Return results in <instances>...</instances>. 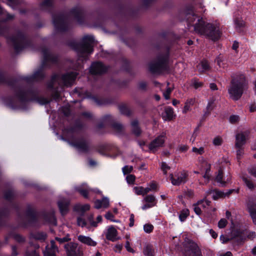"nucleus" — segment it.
<instances>
[{
    "label": "nucleus",
    "instance_id": "obj_16",
    "mask_svg": "<svg viewBox=\"0 0 256 256\" xmlns=\"http://www.w3.org/2000/svg\"><path fill=\"white\" fill-rule=\"evenodd\" d=\"M118 231L112 226L108 227L107 232L106 234V238L108 240L112 242H115L120 238L118 236Z\"/></svg>",
    "mask_w": 256,
    "mask_h": 256
},
{
    "label": "nucleus",
    "instance_id": "obj_6",
    "mask_svg": "<svg viewBox=\"0 0 256 256\" xmlns=\"http://www.w3.org/2000/svg\"><path fill=\"white\" fill-rule=\"evenodd\" d=\"M184 251L186 256H202L201 252L194 242L190 240H186L184 242Z\"/></svg>",
    "mask_w": 256,
    "mask_h": 256
},
{
    "label": "nucleus",
    "instance_id": "obj_8",
    "mask_svg": "<svg viewBox=\"0 0 256 256\" xmlns=\"http://www.w3.org/2000/svg\"><path fill=\"white\" fill-rule=\"evenodd\" d=\"M166 68V58L159 60L156 62H152L150 64V70L152 74H160Z\"/></svg>",
    "mask_w": 256,
    "mask_h": 256
},
{
    "label": "nucleus",
    "instance_id": "obj_12",
    "mask_svg": "<svg viewBox=\"0 0 256 256\" xmlns=\"http://www.w3.org/2000/svg\"><path fill=\"white\" fill-rule=\"evenodd\" d=\"M144 205L142 206L143 210H146L155 206L156 204V200L152 194L146 196L142 200Z\"/></svg>",
    "mask_w": 256,
    "mask_h": 256
},
{
    "label": "nucleus",
    "instance_id": "obj_20",
    "mask_svg": "<svg viewBox=\"0 0 256 256\" xmlns=\"http://www.w3.org/2000/svg\"><path fill=\"white\" fill-rule=\"evenodd\" d=\"M248 136V133L246 132L239 133L236 136V148H241L244 144Z\"/></svg>",
    "mask_w": 256,
    "mask_h": 256
},
{
    "label": "nucleus",
    "instance_id": "obj_19",
    "mask_svg": "<svg viewBox=\"0 0 256 256\" xmlns=\"http://www.w3.org/2000/svg\"><path fill=\"white\" fill-rule=\"evenodd\" d=\"M78 240L79 242L84 244L91 246H95L97 243L94 240L91 238L84 235H79L78 236Z\"/></svg>",
    "mask_w": 256,
    "mask_h": 256
},
{
    "label": "nucleus",
    "instance_id": "obj_47",
    "mask_svg": "<svg viewBox=\"0 0 256 256\" xmlns=\"http://www.w3.org/2000/svg\"><path fill=\"white\" fill-rule=\"evenodd\" d=\"M193 207L195 212L198 215L200 214L201 213V207L198 203L194 204Z\"/></svg>",
    "mask_w": 256,
    "mask_h": 256
},
{
    "label": "nucleus",
    "instance_id": "obj_18",
    "mask_svg": "<svg viewBox=\"0 0 256 256\" xmlns=\"http://www.w3.org/2000/svg\"><path fill=\"white\" fill-rule=\"evenodd\" d=\"M170 179L172 184L178 186L186 182V174L185 173H180L178 174L175 176L172 174Z\"/></svg>",
    "mask_w": 256,
    "mask_h": 256
},
{
    "label": "nucleus",
    "instance_id": "obj_37",
    "mask_svg": "<svg viewBox=\"0 0 256 256\" xmlns=\"http://www.w3.org/2000/svg\"><path fill=\"white\" fill-rule=\"evenodd\" d=\"M154 229V226L151 224H146L144 226V231L146 233L151 232Z\"/></svg>",
    "mask_w": 256,
    "mask_h": 256
},
{
    "label": "nucleus",
    "instance_id": "obj_27",
    "mask_svg": "<svg viewBox=\"0 0 256 256\" xmlns=\"http://www.w3.org/2000/svg\"><path fill=\"white\" fill-rule=\"evenodd\" d=\"M194 102L195 100L193 98H190L186 102H185V105L182 110L183 113L186 114L188 112L190 111L191 109V106L194 105Z\"/></svg>",
    "mask_w": 256,
    "mask_h": 256
},
{
    "label": "nucleus",
    "instance_id": "obj_61",
    "mask_svg": "<svg viewBox=\"0 0 256 256\" xmlns=\"http://www.w3.org/2000/svg\"><path fill=\"white\" fill-rule=\"evenodd\" d=\"M114 128L118 130H122V126L120 124H116L114 125Z\"/></svg>",
    "mask_w": 256,
    "mask_h": 256
},
{
    "label": "nucleus",
    "instance_id": "obj_28",
    "mask_svg": "<svg viewBox=\"0 0 256 256\" xmlns=\"http://www.w3.org/2000/svg\"><path fill=\"white\" fill-rule=\"evenodd\" d=\"M197 68L200 72H204L209 68V65L206 61H202L198 66Z\"/></svg>",
    "mask_w": 256,
    "mask_h": 256
},
{
    "label": "nucleus",
    "instance_id": "obj_36",
    "mask_svg": "<svg viewBox=\"0 0 256 256\" xmlns=\"http://www.w3.org/2000/svg\"><path fill=\"white\" fill-rule=\"evenodd\" d=\"M77 223L79 226L82 227L86 226L88 228H90V226L86 224L84 220L81 218H78Z\"/></svg>",
    "mask_w": 256,
    "mask_h": 256
},
{
    "label": "nucleus",
    "instance_id": "obj_41",
    "mask_svg": "<svg viewBox=\"0 0 256 256\" xmlns=\"http://www.w3.org/2000/svg\"><path fill=\"white\" fill-rule=\"evenodd\" d=\"M136 178L132 174L128 175L126 177V180L128 184H132L135 181Z\"/></svg>",
    "mask_w": 256,
    "mask_h": 256
},
{
    "label": "nucleus",
    "instance_id": "obj_58",
    "mask_svg": "<svg viewBox=\"0 0 256 256\" xmlns=\"http://www.w3.org/2000/svg\"><path fill=\"white\" fill-rule=\"evenodd\" d=\"M42 76V71H40V72H34L33 76H34V78H37L38 77H41Z\"/></svg>",
    "mask_w": 256,
    "mask_h": 256
},
{
    "label": "nucleus",
    "instance_id": "obj_40",
    "mask_svg": "<svg viewBox=\"0 0 256 256\" xmlns=\"http://www.w3.org/2000/svg\"><path fill=\"white\" fill-rule=\"evenodd\" d=\"M188 146L186 144H180L178 146L177 150L181 152H186L188 150Z\"/></svg>",
    "mask_w": 256,
    "mask_h": 256
},
{
    "label": "nucleus",
    "instance_id": "obj_1",
    "mask_svg": "<svg viewBox=\"0 0 256 256\" xmlns=\"http://www.w3.org/2000/svg\"><path fill=\"white\" fill-rule=\"evenodd\" d=\"M188 26H193L198 34L204 35L216 40L220 37V33L218 26L205 22L202 18L195 14H190L188 17Z\"/></svg>",
    "mask_w": 256,
    "mask_h": 256
},
{
    "label": "nucleus",
    "instance_id": "obj_63",
    "mask_svg": "<svg viewBox=\"0 0 256 256\" xmlns=\"http://www.w3.org/2000/svg\"><path fill=\"white\" fill-rule=\"evenodd\" d=\"M210 233L213 238H216L218 236L217 234L214 232L212 230H210Z\"/></svg>",
    "mask_w": 256,
    "mask_h": 256
},
{
    "label": "nucleus",
    "instance_id": "obj_62",
    "mask_svg": "<svg viewBox=\"0 0 256 256\" xmlns=\"http://www.w3.org/2000/svg\"><path fill=\"white\" fill-rule=\"evenodd\" d=\"M51 4V0H45L42 3V6H49Z\"/></svg>",
    "mask_w": 256,
    "mask_h": 256
},
{
    "label": "nucleus",
    "instance_id": "obj_38",
    "mask_svg": "<svg viewBox=\"0 0 256 256\" xmlns=\"http://www.w3.org/2000/svg\"><path fill=\"white\" fill-rule=\"evenodd\" d=\"M248 210L254 222L256 224V210L252 208H248Z\"/></svg>",
    "mask_w": 256,
    "mask_h": 256
},
{
    "label": "nucleus",
    "instance_id": "obj_57",
    "mask_svg": "<svg viewBox=\"0 0 256 256\" xmlns=\"http://www.w3.org/2000/svg\"><path fill=\"white\" fill-rule=\"evenodd\" d=\"M238 150H236V155L238 158H240V156L243 154V150L241 148H237Z\"/></svg>",
    "mask_w": 256,
    "mask_h": 256
},
{
    "label": "nucleus",
    "instance_id": "obj_45",
    "mask_svg": "<svg viewBox=\"0 0 256 256\" xmlns=\"http://www.w3.org/2000/svg\"><path fill=\"white\" fill-rule=\"evenodd\" d=\"M125 248L128 252L134 253V250L131 247L130 242L129 240H126L125 244Z\"/></svg>",
    "mask_w": 256,
    "mask_h": 256
},
{
    "label": "nucleus",
    "instance_id": "obj_3",
    "mask_svg": "<svg viewBox=\"0 0 256 256\" xmlns=\"http://www.w3.org/2000/svg\"><path fill=\"white\" fill-rule=\"evenodd\" d=\"M63 134L68 138L70 144L79 152H84L88 150L87 143L83 139L78 138L73 130H64Z\"/></svg>",
    "mask_w": 256,
    "mask_h": 256
},
{
    "label": "nucleus",
    "instance_id": "obj_54",
    "mask_svg": "<svg viewBox=\"0 0 256 256\" xmlns=\"http://www.w3.org/2000/svg\"><path fill=\"white\" fill-rule=\"evenodd\" d=\"M26 256H39V254L36 250H32L31 252H26Z\"/></svg>",
    "mask_w": 256,
    "mask_h": 256
},
{
    "label": "nucleus",
    "instance_id": "obj_10",
    "mask_svg": "<svg viewBox=\"0 0 256 256\" xmlns=\"http://www.w3.org/2000/svg\"><path fill=\"white\" fill-rule=\"evenodd\" d=\"M76 72L68 73L67 74L64 75L62 77L60 78V76H56L52 78L54 82L56 81L58 82L60 79L63 84L66 86H70L72 85L75 78L76 76Z\"/></svg>",
    "mask_w": 256,
    "mask_h": 256
},
{
    "label": "nucleus",
    "instance_id": "obj_9",
    "mask_svg": "<svg viewBox=\"0 0 256 256\" xmlns=\"http://www.w3.org/2000/svg\"><path fill=\"white\" fill-rule=\"evenodd\" d=\"M78 244L74 242H69L64 246L67 256H78V254L84 255L81 248L78 247Z\"/></svg>",
    "mask_w": 256,
    "mask_h": 256
},
{
    "label": "nucleus",
    "instance_id": "obj_43",
    "mask_svg": "<svg viewBox=\"0 0 256 256\" xmlns=\"http://www.w3.org/2000/svg\"><path fill=\"white\" fill-rule=\"evenodd\" d=\"M227 220L224 218H222L218 222V226L220 228H224L227 224Z\"/></svg>",
    "mask_w": 256,
    "mask_h": 256
},
{
    "label": "nucleus",
    "instance_id": "obj_46",
    "mask_svg": "<svg viewBox=\"0 0 256 256\" xmlns=\"http://www.w3.org/2000/svg\"><path fill=\"white\" fill-rule=\"evenodd\" d=\"M239 116L236 115L231 116L229 118V121L232 124H234L239 120Z\"/></svg>",
    "mask_w": 256,
    "mask_h": 256
},
{
    "label": "nucleus",
    "instance_id": "obj_49",
    "mask_svg": "<svg viewBox=\"0 0 256 256\" xmlns=\"http://www.w3.org/2000/svg\"><path fill=\"white\" fill-rule=\"evenodd\" d=\"M244 180L246 184V186L250 189L254 188V185L252 181L246 178H244Z\"/></svg>",
    "mask_w": 256,
    "mask_h": 256
},
{
    "label": "nucleus",
    "instance_id": "obj_56",
    "mask_svg": "<svg viewBox=\"0 0 256 256\" xmlns=\"http://www.w3.org/2000/svg\"><path fill=\"white\" fill-rule=\"evenodd\" d=\"M134 214H131L130 216V224H129V226L130 227L132 226L134 224Z\"/></svg>",
    "mask_w": 256,
    "mask_h": 256
},
{
    "label": "nucleus",
    "instance_id": "obj_52",
    "mask_svg": "<svg viewBox=\"0 0 256 256\" xmlns=\"http://www.w3.org/2000/svg\"><path fill=\"white\" fill-rule=\"evenodd\" d=\"M161 168L164 174H166L167 170L170 169V167L166 162H162V164Z\"/></svg>",
    "mask_w": 256,
    "mask_h": 256
},
{
    "label": "nucleus",
    "instance_id": "obj_30",
    "mask_svg": "<svg viewBox=\"0 0 256 256\" xmlns=\"http://www.w3.org/2000/svg\"><path fill=\"white\" fill-rule=\"evenodd\" d=\"M216 180L221 186H225L228 181V179L226 180H222V173L221 170L218 171V174L216 178Z\"/></svg>",
    "mask_w": 256,
    "mask_h": 256
},
{
    "label": "nucleus",
    "instance_id": "obj_44",
    "mask_svg": "<svg viewBox=\"0 0 256 256\" xmlns=\"http://www.w3.org/2000/svg\"><path fill=\"white\" fill-rule=\"evenodd\" d=\"M198 204L201 208H206L210 204V202L206 200H204L200 202H198Z\"/></svg>",
    "mask_w": 256,
    "mask_h": 256
},
{
    "label": "nucleus",
    "instance_id": "obj_51",
    "mask_svg": "<svg viewBox=\"0 0 256 256\" xmlns=\"http://www.w3.org/2000/svg\"><path fill=\"white\" fill-rule=\"evenodd\" d=\"M148 186L150 188L152 191L156 190L158 188L157 184L154 182H150L148 184Z\"/></svg>",
    "mask_w": 256,
    "mask_h": 256
},
{
    "label": "nucleus",
    "instance_id": "obj_53",
    "mask_svg": "<svg viewBox=\"0 0 256 256\" xmlns=\"http://www.w3.org/2000/svg\"><path fill=\"white\" fill-rule=\"evenodd\" d=\"M202 84L196 80H194L192 82V86L196 88H198L200 87H201L202 86Z\"/></svg>",
    "mask_w": 256,
    "mask_h": 256
},
{
    "label": "nucleus",
    "instance_id": "obj_5",
    "mask_svg": "<svg viewBox=\"0 0 256 256\" xmlns=\"http://www.w3.org/2000/svg\"><path fill=\"white\" fill-rule=\"evenodd\" d=\"M94 43V38L92 36H87L84 37L82 43L80 45L78 50V52L82 56H84L90 54L93 52V44Z\"/></svg>",
    "mask_w": 256,
    "mask_h": 256
},
{
    "label": "nucleus",
    "instance_id": "obj_48",
    "mask_svg": "<svg viewBox=\"0 0 256 256\" xmlns=\"http://www.w3.org/2000/svg\"><path fill=\"white\" fill-rule=\"evenodd\" d=\"M222 144V139L219 137L215 138L213 140V144L216 146H218Z\"/></svg>",
    "mask_w": 256,
    "mask_h": 256
},
{
    "label": "nucleus",
    "instance_id": "obj_4",
    "mask_svg": "<svg viewBox=\"0 0 256 256\" xmlns=\"http://www.w3.org/2000/svg\"><path fill=\"white\" fill-rule=\"evenodd\" d=\"M232 233L234 236V238L242 241L244 240L246 237L250 239H253L256 237V234L254 232H248L244 229L240 224H235L232 222Z\"/></svg>",
    "mask_w": 256,
    "mask_h": 256
},
{
    "label": "nucleus",
    "instance_id": "obj_15",
    "mask_svg": "<svg viewBox=\"0 0 256 256\" xmlns=\"http://www.w3.org/2000/svg\"><path fill=\"white\" fill-rule=\"evenodd\" d=\"M233 191L234 190H230L226 192H223L215 190L210 192V194L212 195L214 200H216L219 198H222L229 196Z\"/></svg>",
    "mask_w": 256,
    "mask_h": 256
},
{
    "label": "nucleus",
    "instance_id": "obj_14",
    "mask_svg": "<svg viewBox=\"0 0 256 256\" xmlns=\"http://www.w3.org/2000/svg\"><path fill=\"white\" fill-rule=\"evenodd\" d=\"M107 70V68L101 62H94L92 64L90 72L92 74H101Z\"/></svg>",
    "mask_w": 256,
    "mask_h": 256
},
{
    "label": "nucleus",
    "instance_id": "obj_2",
    "mask_svg": "<svg viewBox=\"0 0 256 256\" xmlns=\"http://www.w3.org/2000/svg\"><path fill=\"white\" fill-rule=\"evenodd\" d=\"M246 84L245 76L243 74L237 75L232 80L230 87L228 89L230 96L234 100L240 98Z\"/></svg>",
    "mask_w": 256,
    "mask_h": 256
},
{
    "label": "nucleus",
    "instance_id": "obj_34",
    "mask_svg": "<svg viewBox=\"0 0 256 256\" xmlns=\"http://www.w3.org/2000/svg\"><path fill=\"white\" fill-rule=\"evenodd\" d=\"M192 150L196 154H202L204 152V148L203 147H200L199 148L193 147Z\"/></svg>",
    "mask_w": 256,
    "mask_h": 256
},
{
    "label": "nucleus",
    "instance_id": "obj_25",
    "mask_svg": "<svg viewBox=\"0 0 256 256\" xmlns=\"http://www.w3.org/2000/svg\"><path fill=\"white\" fill-rule=\"evenodd\" d=\"M131 129L132 133L136 136H138L141 134V130L138 125V122L136 120H134L131 122Z\"/></svg>",
    "mask_w": 256,
    "mask_h": 256
},
{
    "label": "nucleus",
    "instance_id": "obj_60",
    "mask_svg": "<svg viewBox=\"0 0 256 256\" xmlns=\"http://www.w3.org/2000/svg\"><path fill=\"white\" fill-rule=\"evenodd\" d=\"M105 217L108 220H110L112 221L113 220L112 218H114V216L110 212L106 213L105 215Z\"/></svg>",
    "mask_w": 256,
    "mask_h": 256
},
{
    "label": "nucleus",
    "instance_id": "obj_33",
    "mask_svg": "<svg viewBox=\"0 0 256 256\" xmlns=\"http://www.w3.org/2000/svg\"><path fill=\"white\" fill-rule=\"evenodd\" d=\"M133 190L137 195L144 196V188L142 186H135Z\"/></svg>",
    "mask_w": 256,
    "mask_h": 256
},
{
    "label": "nucleus",
    "instance_id": "obj_50",
    "mask_svg": "<svg viewBox=\"0 0 256 256\" xmlns=\"http://www.w3.org/2000/svg\"><path fill=\"white\" fill-rule=\"evenodd\" d=\"M56 240L58 241L60 243H62L64 242H68V240H70V238L69 236H66L65 237H64L63 238H56Z\"/></svg>",
    "mask_w": 256,
    "mask_h": 256
},
{
    "label": "nucleus",
    "instance_id": "obj_22",
    "mask_svg": "<svg viewBox=\"0 0 256 256\" xmlns=\"http://www.w3.org/2000/svg\"><path fill=\"white\" fill-rule=\"evenodd\" d=\"M109 199L107 197L104 196L102 200H96L94 202V207L99 209L102 208H106L109 206Z\"/></svg>",
    "mask_w": 256,
    "mask_h": 256
},
{
    "label": "nucleus",
    "instance_id": "obj_55",
    "mask_svg": "<svg viewBox=\"0 0 256 256\" xmlns=\"http://www.w3.org/2000/svg\"><path fill=\"white\" fill-rule=\"evenodd\" d=\"M122 247L123 246L122 244H117L114 246V251L116 252H120Z\"/></svg>",
    "mask_w": 256,
    "mask_h": 256
},
{
    "label": "nucleus",
    "instance_id": "obj_42",
    "mask_svg": "<svg viewBox=\"0 0 256 256\" xmlns=\"http://www.w3.org/2000/svg\"><path fill=\"white\" fill-rule=\"evenodd\" d=\"M214 106V98H212L209 100L206 108L208 110H212Z\"/></svg>",
    "mask_w": 256,
    "mask_h": 256
},
{
    "label": "nucleus",
    "instance_id": "obj_7",
    "mask_svg": "<svg viewBox=\"0 0 256 256\" xmlns=\"http://www.w3.org/2000/svg\"><path fill=\"white\" fill-rule=\"evenodd\" d=\"M166 135L164 132L156 136L148 145V150L150 152H155L164 146Z\"/></svg>",
    "mask_w": 256,
    "mask_h": 256
},
{
    "label": "nucleus",
    "instance_id": "obj_17",
    "mask_svg": "<svg viewBox=\"0 0 256 256\" xmlns=\"http://www.w3.org/2000/svg\"><path fill=\"white\" fill-rule=\"evenodd\" d=\"M58 252V248L55 244L54 240L50 242V246H46L44 251V256H56V253Z\"/></svg>",
    "mask_w": 256,
    "mask_h": 256
},
{
    "label": "nucleus",
    "instance_id": "obj_29",
    "mask_svg": "<svg viewBox=\"0 0 256 256\" xmlns=\"http://www.w3.org/2000/svg\"><path fill=\"white\" fill-rule=\"evenodd\" d=\"M168 84L169 83H167V85L166 86L165 90H162V92L163 96L166 100L170 99V95L174 89L173 86L170 87L168 86Z\"/></svg>",
    "mask_w": 256,
    "mask_h": 256
},
{
    "label": "nucleus",
    "instance_id": "obj_13",
    "mask_svg": "<svg viewBox=\"0 0 256 256\" xmlns=\"http://www.w3.org/2000/svg\"><path fill=\"white\" fill-rule=\"evenodd\" d=\"M76 190L78 192L84 197L87 198L89 194L92 192L100 193L101 192L98 189H92L89 188L86 184H83L76 187Z\"/></svg>",
    "mask_w": 256,
    "mask_h": 256
},
{
    "label": "nucleus",
    "instance_id": "obj_24",
    "mask_svg": "<svg viewBox=\"0 0 256 256\" xmlns=\"http://www.w3.org/2000/svg\"><path fill=\"white\" fill-rule=\"evenodd\" d=\"M162 117L165 120H172L174 117V111L172 108L170 107L166 108L162 114Z\"/></svg>",
    "mask_w": 256,
    "mask_h": 256
},
{
    "label": "nucleus",
    "instance_id": "obj_11",
    "mask_svg": "<svg viewBox=\"0 0 256 256\" xmlns=\"http://www.w3.org/2000/svg\"><path fill=\"white\" fill-rule=\"evenodd\" d=\"M200 162V168L202 171H204L205 174L203 177L205 179L206 182H208L210 178V164L203 158H201L199 160Z\"/></svg>",
    "mask_w": 256,
    "mask_h": 256
},
{
    "label": "nucleus",
    "instance_id": "obj_26",
    "mask_svg": "<svg viewBox=\"0 0 256 256\" xmlns=\"http://www.w3.org/2000/svg\"><path fill=\"white\" fill-rule=\"evenodd\" d=\"M90 206L88 204L82 205L78 204L75 206L74 209L80 214H82L90 209Z\"/></svg>",
    "mask_w": 256,
    "mask_h": 256
},
{
    "label": "nucleus",
    "instance_id": "obj_59",
    "mask_svg": "<svg viewBox=\"0 0 256 256\" xmlns=\"http://www.w3.org/2000/svg\"><path fill=\"white\" fill-rule=\"evenodd\" d=\"M218 64L220 67H224L222 63V58L221 57H218L216 59Z\"/></svg>",
    "mask_w": 256,
    "mask_h": 256
},
{
    "label": "nucleus",
    "instance_id": "obj_31",
    "mask_svg": "<svg viewBox=\"0 0 256 256\" xmlns=\"http://www.w3.org/2000/svg\"><path fill=\"white\" fill-rule=\"evenodd\" d=\"M144 254L146 256H153L154 249L152 246L150 245L146 246L144 248Z\"/></svg>",
    "mask_w": 256,
    "mask_h": 256
},
{
    "label": "nucleus",
    "instance_id": "obj_21",
    "mask_svg": "<svg viewBox=\"0 0 256 256\" xmlns=\"http://www.w3.org/2000/svg\"><path fill=\"white\" fill-rule=\"evenodd\" d=\"M11 41L13 43L16 50L18 51L19 47H22L23 46L24 38L20 34H19L16 36L12 38Z\"/></svg>",
    "mask_w": 256,
    "mask_h": 256
},
{
    "label": "nucleus",
    "instance_id": "obj_32",
    "mask_svg": "<svg viewBox=\"0 0 256 256\" xmlns=\"http://www.w3.org/2000/svg\"><path fill=\"white\" fill-rule=\"evenodd\" d=\"M189 214V211L188 209L182 210L179 215V219L181 222L185 220Z\"/></svg>",
    "mask_w": 256,
    "mask_h": 256
},
{
    "label": "nucleus",
    "instance_id": "obj_35",
    "mask_svg": "<svg viewBox=\"0 0 256 256\" xmlns=\"http://www.w3.org/2000/svg\"><path fill=\"white\" fill-rule=\"evenodd\" d=\"M234 24L236 28H240L244 26V22L241 19H236L234 21Z\"/></svg>",
    "mask_w": 256,
    "mask_h": 256
},
{
    "label": "nucleus",
    "instance_id": "obj_39",
    "mask_svg": "<svg viewBox=\"0 0 256 256\" xmlns=\"http://www.w3.org/2000/svg\"><path fill=\"white\" fill-rule=\"evenodd\" d=\"M132 170L133 167L132 166H126L122 169V172L124 174L130 173Z\"/></svg>",
    "mask_w": 256,
    "mask_h": 256
},
{
    "label": "nucleus",
    "instance_id": "obj_64",
    "mask_svg": "<svg viewBox=\"0 0 256 256\" xmlns=\"http://www.w3.org/2000/svg\"><path fill=\"white\" fill-rule=\"evenodd\" d=\"M238 46H239L238 43V42H234L232 44V48L233 50H236L238 49Z\"/></svg>",
    "mask_w": 256,
    "mask_h": 256
},
{
    "label": "nucleus",
    "instance_id": "obj_23",
    "mask_svg": "<svg viewBox=\"0 0 256 256\" xmlns=\"http://www.w3.org/2000/svg\"><path fill=\"white\" fill-rule=\"evenodd\" d=\"M58 205L62 214H65L68 210L69 202L67 200H61L58 202Z\"/></svg>",
    "mask_w": 256,
    "mask_h": 256
}]
</instances>
